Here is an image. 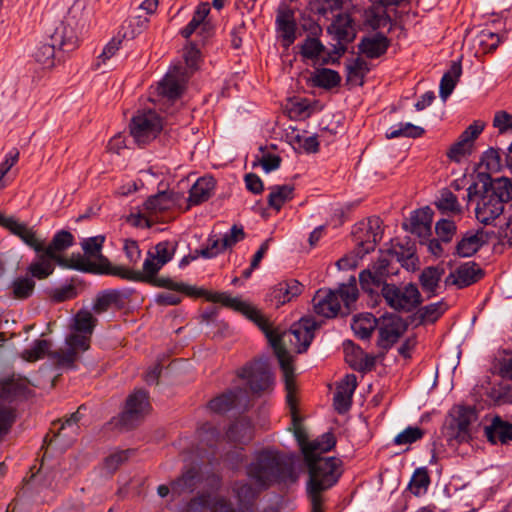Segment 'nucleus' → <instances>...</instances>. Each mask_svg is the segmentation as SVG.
I'll list each match as a JSON object with an SVG mask.
<instances>
[{
	"instance_id": "44",
	"label": "nucleus",
	"mask_w": 512,
	"mask_h": 512,
	"mask_svg": "<svg viewBox=\"0 0 512 512\" xmlns=\"http://www.w3.org/2000/svg\"><path fill=\"white\" fill-rule=\"evenodd\" d=\"M149 19L143 16H137L126 20L120 30L119 37L127 40H132L141 34L148 27Z\"/></svg>"
},
{
	"instance_id": "16",
	"label": "nucleus",
	"mask_w": 512,
	"mask_h": 512,
	"mask_svg": "<svg viewBox=\"0 0 512 512\" xmlns=\"http://www.w3.org/2000/svg\"><path fill=\"white\" fill-rule=\"evenodd\" d=\"M346 47L344 45H334L333 49L326 48L316 37H307L300 45V54L304 59L315 61L321 59L323 64L328 62L335 63L339 57L344 54Z\"/></svg>"
},
{
	"instance_id": "46",
	"label": "nucleus",
	"mask_w": 512,
	"mask_h": 512,
	"mask_svg": "<svg viewBox=\"0 0 512 512\" xmlns=\"http://www.w3.org/2000/svg\"><path fill=\"white\" fill-rule=\"evenodd\" d=\"M253 432L250 423L246 420H240L230 426L226 433L229 441L244 444L252 439Z\"/></svg>"
},
{
	"instance_id": "27",
	"label": "nucleus",
	"mask_w": 512,
	"mask_h": 512,
	"mask_svg": "<svg viewBox=\"0 0 512 512\" xmlns=\"http://www.w3.org/2000/svg\"><path fill=\"white\" fill-rule=\"evenodd\" d=\"M485 436L492 444H507L512 441V423L495 416L484 428Z\"/></svg>"
},
{
	"instance_id": "34",
	"label": "nucleus",
	"mask_w": 512,
	"mask_h": 512,
	"mask_svg": "<svg viewBox=\"0 0 512 512\" xmlns=\"http://www.w3.org/2000/svg\"><path fill=\"white\" fill-rule=\"evenodd\" d=\"M215 188V181L212 177H202L190 189L188 198L189 205H199L207 201Z\"/></svg>"
},
{
	"instance_id": "52",
	"label": "nucleus",
	"mask_w": 512,
	"mask_h": 512,
	"mask_svg": "<svg viewBox=\"0 0 512 512\" xmlns=\"http://www.w3.org/2000/svg\"><path fill=\"white\" fill-rule=\"evenodd\" d=\"M393 258H396L397 261H402V258L399 256V252L396 247L387 251L385 255H382L371 267L368 269L376 274H381L384 278L390 275L389 265Z\"/></svg>"
},
{
	"instance_id": "18",
	"label": "nucleus",
	"mask_w": 512,
	"mask_h": 512,
	"mask_svg": "<svg viewBox=\"0 0 512 512\" xmlns=\"http://www.w3.org/2000/svg\"><path fill=\"white\" fill-rule=\"evenodd\" d=\"M182 512H234V509L224 497L202 493L193 497Z\"/></svg>"
},
{
	"instance_id": "28",
	"label": "nucleus",
	"mask_w": 512,
	"mask_h": 512,
	"mask_svg": "<svg viewBox=\"0 0 512 512\" xmlns=\"http://www.w3.org/2000/svg\"><path fill=\"white\" fill-rule=\"evenodd\" d=\"M209 13L210 4L208 2L200 3L194 11L191 21L180 31V34L188 39L198 28L201 29V33H209L211 26L205 21Z\"/></svg>"
},
{
	"instance_id": "33",
	"label": "nucleus",
	"mask_w": 512,
	"mask_h": 512,
	"mask_svg": "<svg viewBox=\"0 0 512 512\" xmlns=\"http://www.w3.org/2000/svg\"><path fill=\"white\" fill-rule=\"evenodd\" d=\"M303 285L295 279L278 283L272 291V297L278 305H283L300 295Z\"/></svg>"
},
{
	"instance_id": "20",
	"label": "nucleus",
	"mask_w": 512,
	"mask_h": 512,
	"mask_svg": "<svg viewBox=\"0 0 512 512\" xmlns=\"http://www.w3.org/2000/svg\"><path fill=\"white\" fill-rule=\"evenodd\" d=\"M406 331V325L399 317L395 314L383 316L379 323V345L383 348H389Z\"/></svg>"
},
{
	"instance_id": "19",
	"label": "nucleus",
	"mask_w": 512,
	"mask_h": 512,
	"mask_svg": "<svg viewBox=\"0 0 512 512\" xmlns=\"http://www.w3.org/2000/svg\"><path fill=\"white\" fill-rule=\"evenodd\" d=\"M276 31L284 46H290L296 39L297 22L295 11L286 3H281L276 11Z\"/></svg>"
},
{
	"instance_id": "51",
	"label": "nucleus",
	"mask_w": 512,
	"mask_h": 512,
	"mask_svg": "<svg viewBox=\"0 0 512 512\" xmlns=\"http://www.w3.org/2000/svg\"><path fill=\"white\" fill-rule=\"evenodd\" d=\"M443 269L437 267H427L420 275V282L425 291L433 293L438 287V283L442 277Z\"/></svg>"
},
{
	"instance_id": "13",
	"label": "nucleus",
	"mask_w": 512,
	"mask_h": 512,
	"mask_svg": "<svg viewBox=\"0 0 512 512\" xmlns=\"http://www.w3.org/2000/svg\"><path fill=\"white\" fill-rule=\"evenodd\" d=\"M187 73L184 66H173L164 78L158 83L157 91L160 97L159 101L163 105L173 103L183 93L187 81Z\"/></svg>"
},
{
	"instance_id": "23",
	"label": "nucleus",
	"mask_w": 512,
	"mask_h": 512,
	"mask_svg": "<svg viewBox=\"0 0 512 512\" xmlns=\"http://www.w3.org/2000/svg\"><path fill=\"white\" fill-rule=\"evenodd\" d=\"M316 314L326 317H335L340 310L339 296L332 290H318L312 299Z\"/></svg>"
},
{
	"instance_id": "10",
	"label": "nucleus",
	"mask_w": 512,
	"mask_h": 512,
	"mask_svg": "<svg viewBox=\"0 0 512 512\" xmlns=\"http://www.w3.org/2000/svg\"><path fill=\"white\" fill-rule=\"evenodd\" d=\"M467 200L468 202L476 200V218L486 225L498 218L504 211L501 201L483 186L479 189L478 183H473L467 188Z\"/></svg>"
},
{
	"instance_id": "59",
	"label": "nucleus",
	"mask_w": 512,
	"mask_h": 512,
	"mask_svg": "<svg viewBox=\"0 0 512 512\" xmlns=\"http://www.w3.org/2000/svg\"><path fill=\"white\" fill-rule=\"evenodd\" d=\"M369 71L368 66H347L346 81L350 86H361Z\"/></svg>"
},
{
	"instance_id": "12",
	"label": "nucleus",
	"mask_w": 512,
	"mask_h": 512,
	"mask_svg": "<svg viewBox=\"0 0 512 512\" xmlns=\"http://www.w3.org/2000/svg\"><path fill=\"white\" fill-rule=\"evenodd\" d=\"M477 421L476 411L471 407L458 406L452 412V418L445 427L449 440L466 442L471 438V426Z\"/></svg>"
},
{
	"instance_id": "30",
	"label": "nucleus",
	"mask_w": 512,
	"mask_h": 512,
	"mask_svg": "<svg viewBox=\"0 0 512 512\" xmlns=\"http://www.w3.org/2000/svg\"><path fill=\"white\" fill-rule=\"evenodd\" d=\"M335 444L336 439L330 432L323 434L319 439L310 441L309 445L304 446L305 463L318 460V458H321V454L330 451Z\"/></svg>"
},
{
	"instance_id": "7",
	"label": "nucleus",
	"mask_w": 512,
	"mask_h": 512,
	"mask_svg": "<svg viewBox=\"0 0 512 512\" xmlns=\"http://www.w3.org/2000/svg\"><path fill=\"white\" fill-rule=\"evenodd\" d=\"M103 243V236L85 239L81 243L84 254H73V269L117 276L119 266H113L109 260L102 255Z\"/></svg>"
},
{
	"instance_id": "60",
	"label": "nucleus",
	"mask_w": 512,
	"mask_h": 512,
	"mask_svg": "<svg viewBox=\"0 0 512 512\" xmlns=\"http://www.w3.org/2000/svg\"><path fill=\"white\" fill-rule=\"evenodd\" d=\"M127 400H132V408L139 411L140 415L145 417L148 414L150 405L146 392L142 390L136 391L135 393L131 394Z\"/></svg>"
},
{
	"instance_id": "62",
	"label": "nucleus",
	"mask_w": 512,
	"mask_h": 512,
	"mask_svg": "<svg viewBox=\"0 0 512 512\" xmlns=\"http://www.w3.org/2000/svg\"><path fill=\"white\" fill-rule=\"evenodd\" d=\"M422 436H423V431L420 428L408 427L395 437L394 442L397 445L411 444V443L421 439Z\"/></svg>"
},
{
	"instance_id": "5",
	"label": "nucleus",
	"mask_w": 512,
	"mask_h": 512,
	"mask_svg": "<svg viewBox=\"0 0 512 512\" xmlns=\"http://www.w3.org/2000/svg\"><path fill=\"white\" fill-rule=\"evenodd\" d=\"M84 11V2L75 1L52 35L54 45L65 57L68 52L73 51L78 46V35L86 27L87 19Z\"/></svg>"
},
{
	"instance_id": "58",
	"label": "nucleus",
	"mask_w": 512,
	"mask_h": 512,
	"mask_svg": "<svg viewBox=\"0 0 512 512\" xmlns=\"http://www.w3.org/2000/svg\"><path fill=\"white\" fill-rule=\"evenodd\" d=\"M447 309L444 302L426 305L419 309L418 315L423 322H435Z\"/></svg>"
},
{
	"instance_id": "54",
	"label": "nucleus",
	"mask_w": 512,
	"mask_h": 512,
	"mask_svg": "<svg viewBox=\"0 0 512 512\" xmlns=\"http://www.w3.org/2000/svg\"><path fill=\"white\" fill-rule=\"evenodd\" d=\"M436 207L443 213L461 214L462 208L457 197L449 190L442 192L440 198L436 201Z\"/></svg>"
},
{
	"instance_id": "37",
	"label": "nucleus",
	"mask_w": 512,
	"mask_h": 512,
	"mask_svg": "<svg viewBox=\"0 0 512 512\" xmlns=\"http://www.w3.org/2000/svg\"><path fill=\"white\" fill-rule=\"evenodd\" d=\"M359 284L361 289L371 296L377 295L379 289L382 291L385 285H389L386 278L368 268L359 273Z\"/></svg>"
},
{
	"instance_id": "41",
	"label": "nucleus",
	"mask_w": 512,
	"mask_h": 512,
	"mask_svg": "<svg viewBox=\"0 0 512 512\" xmlns=\"http://www.w3.org/2000/svg\"><path fill=\"white\" fill-rule=\"evenodd\" d=\"M388 40L383 35H376L363 39L360 44L361 52L368 58H377L384 54L388 48Z\"/></svg>"
},
{
	"instance_id": "35",
	"label": "nucleus",
	"mask_w": 512,
	"mask_h": 512,
	"mask_svg": "<svg viewBox=\"0 0 512 512\" xmlns=\"http://www.w3.org/2000/svg\"><path fill=\"white\" fill-rule=\"evenodd\" d=\"M481 176L485 178L483 187L498 198L503 205L512 199V181L508 178H498L488 182L489 177L487 175Z\"/></svg>"
},
{
	"instance_id": "22",
	"label": "nucleus",
	"mask_w": 512,
	"mask_h": 512,
	"mask_svg": "<svg viewBox=\"0 0 512 512\" xmlns=\"http://www.w3.org/2000/svg\"><path fill=\"white\" fill-rule=\"evenodd\" d=\"M164 265L152 254L148 253L143 263V269L132 270L124 266H119L118 277L137 282H152L153 277Z\"/></svg>"
},
{
	"instance_id": "43",
	"label": "nucleus",
	"mask_w": 512,
	"mask_h": 512,
	"mask_svg": "<svg viewBox=\"0 0 512 512\" xmlns=\"http://www.w3.org/2000/svg\"><path fill=\"white\" fill-rule=\"evenodd\" d=\"M378 324L377 319L370 313L355 316L351 324L354 333L361 339L371 336Z\"/></svg>"
},
{
	"instance_id": "39",
	"label": "nucleus",
	"mask_w": 512,
	"mask_h": 512,
	"mask_svg": "<svg viewBox=\"0 0 512 512\" xmlns=\"http://www.w3.org/2000/svg\"><path fill=\"white\" fill-rule=\"evenodd\" d=\"M175 203L176 199L174 198V194L164 191L148 198L144 207L151 215H156L171 209Z\"/></svg>"
},
{
	"instance_id": "4",
	"label": "nucleus",
	"mask_w": 512,
	"mask_h": 512,
	"mask_svg": "<svg viewBox=\"0 0 512 512\" xmlns=\"http://www.w3.org/2000/svg\"><path fill=\"white\" fill-rule=\"evenodd\" d=\"M292 473V460L273 449H263L256 454L255 461L248 468L250 478L260 487H266L279 480H285Z\"/></svg>"
},
{
	"instance_id": "8",
	"label": "nucleus",
	"mask_w": 512,
	"mask_h": 512,
	"mask_svg": "<svg viewBox=\"0 0 512 512\" xmlns=\"http://www.w3.org/2000/svg\"><path fill=\"white\" fill-rule=\"evenodd\" d=\"M195 296H203L210 302L221 303L225 307H229L243 313L257 324L265 335L271 337L270 321L259 310L249 303L242 301L240 298L232 297L230 294L225 292H210L197 288Z\"/></svg>"
},
{
	"instance_id": "6",
	"label": "nucleus",
	"mask_w": 512,
	"mask_h": 512,
	"mask_svg": "<svg viewBox=\"0 0 512 512\" xmlns=\"http://www.w3.org/2000/svg\"><path fill=\"white\" fill-rule=\"evenodd\" d=\"M309 471L307 490L311 502L321 500V492L332 487L341 476V461L335 457L318 458L306 463Z\"/></svg>"
},
{
	"instance_id": "17",
	"label": "nucleus",
	"mask_w": 512,
	"mask_h": 512,
	"mask_svg": "<svg viewBox=\"0 0 512 512\" xmlns=\"http://www.w3.org/2000/svg\"><path fill=\"white\" fill-rule=\"evenodd\" d=\"M23 393V384L14 380L0 383V441L8 434L14 416L7 403L13 396Z\"/></svg>"
},
{
	"instance_id": "29",
	"label": "nucleus",
	"mask_w": 512,
	"mask_h": 512,
	"mask_svg": "<svg viewBox=\"0 0 512 512\" xmlns=\"http://www.w3.org/2000/svg\"><path fill=\"white\" fill-rule=\"evenodd\" d=\"M433 213L430 208H422L415 211L410 218L411 233L421 240H428L431 236Z\"/></svg>"
},
{
	"instance_id": "63",
	"label": "nucleus",
	"mask_w": 512,
	"mask_h": 512,
	"mask_svg": "<svg viewBox=\"0 0 512 512\" xmlns=\"http://www.w3.org/2000/svg\"><path fill=\"white\" fill-rule=\"evenodd\" d=\"M182 57L186 64H196L198 62H204L205 56L201 49L193 43L187 44L182 49Z\"/></svg>"
},
{
	"instance_id": "36",
	"label": "nucleus",
	"mask_w": 512,
	"mask_h": 512,
	"mask_svg": "<svg viewBox=\"0 0 512 512\" xmlns=\"http://www.w3.org/2000/svg\"><path fill=\"white\" fill-rule=\"evenodd\" d=\"M198 481V470L196 468H190L171 483V492L176 496L192 492L195 489Z\"/></svg>"
},
{
	"instance_id": "55",
	"label": "nucleus",
	"mask_w": 512,
	"mask_h": 512,
	"mask_svg": "<svg viewBox=\"0 0 512 512\" xmlns=\"http://www.w3.org/2000/svg\"><path fill=\"white\" fill-rule=\"evenodd\" d=\"M51 348V342L48 340H36L33 347L22 352V358L29 362L37 361L43 358Z\"/></svg>"
},
{
	"instance_id": "38",
	"label": "nucleus",
	"mask_w": 512,
	"mask_h": 512,
	"mask_svg": "<svg viewBox=\"0 0 512 512\" xmlns=\"http://www.w3.org/2000/svg\"><path fill=\"white\" fill-rule=\"evenodd\" d=\"M270 193L267 198V202L270 208L280 211L282 206L290 201L294 196V186L285 185H274L269 188Z\"/></svg>"
},
{
	"instance_id": "21",
	"label": "nucleus",
	"mask_w": 512,
	"mask_h": 512,
	"mask_svg": "<svg viewBox=\"0 0 512 512\" xmlns=\"http://www.w3.org/2000/svg\"><path fill=\"white\" fill-rule=\"evenodd\" d=\"M0 226L18 236L26 245L33 248L36 254L42 249V240L38 239L36 232L25 223L19 222L12 216L0 215Z\"/></svg>"
},
{
	"instance_id": "49",
	"label": "nucleus",
	"mask_w": 512,
	"mask_h": 512,
	"mask_svg": "<svg viewBox=\"0 0 512 512\" xmlns=\"http://www.w3.org/2000/svg\"><path fill=\"white\" fill-rule=\"evenodd\" d=\"M12 297L17 300L29 298L35 289V281L30 277H19L10 286Z\"/></svg>"
},
{
	"instance_id": "45",
	"label": "nucleus",
	"mask_w": 512,
	"mask_h": 512,
	"mask_svg": "<svg viewBox=\"0 0 512 512\" xmlns=\"http://www.w3.org/2000/svg\"><path fill=\"white\" fill-rule=\"evenodd\" d=\"M462 75L461 66H452L443 76L440 81L439 94L441 99L445 102L452 94L456 84Z\"/></svg>"
},
{
	"instance_id": "42",
	"label": "nucleus",
	"mask_w": 512,
	"mask_h": 512,
	"mask_svg": "<svg viewBox=\"0 0 512 512\" xmlns=\"http://www.w3.org/2000/svg\"><path fill=\"white\" fill-rule=\"evenodd\" d=\"M132 400L126 401L124 411L114 419V425L122 430H131L143 420L144 416L132 408Z\"/></svg>"
},
{
	"instance_id": "1",
	"label": "nucleus",
	"mask_w": 512,
	"mask_h": 512,
	"mask_svg": "<svg viewBox=\"0 0 512 512\" xmlns=\"http://www.w3.org/2000/svg\"><path fill=\"white\" fill-rule=\"evenodd\" d=\"M316 328L317 323L314 319L302 318L298 323L294 324L289 331L284 332L282 335H278L270 323L271 337L266 335L274 348V352L282 369L287 393L286 400L293 414L296 405L297 385L295 382L292 357L283 345L288 344L291 349L299 354L305 352L313 340L314 330Z\"/></svg>"
},
{
	"instance_id": "57",
	"label": "nucleus",
	"mask_w": 512,
	"mask_h": 512,
	"mask_svg": "<svg viewBox=\"0 0 512 512\" xmlns=\"http://www.w3.org/2000/svg\"><path fill=\"white\" fill-rule=\"evenodd\" d=\"M151 284L155 285V286H158V287H163V288H167L169 290H173V291H177V292H182L188 296H194L196 295V287L194 286H189V285H186V284H183V283H177V282H174L173 280L169 279V278H156V277H153V281L150 282Z\"/></svg>"
},
{
	"instance_id": "9",
	"label": "nucleus",
	"mask_w": 512,
	"mask_h": 512,
	"mask_svg": "<svg viewBox=\"0 0 512 512\" xmlns=\"http://www.w3.org/2000/svg\"><path fill=\"white\" fill-rule=\"evenodd\" d=\"M130 134L138 145H147L155 140L164 124L162 117L153 109H143L133 116L130 122Z\"/></svg>"
},
{
	"instance_id": "64",
	"label": "nucleus",
	"mask_w": 512,
	"mask_h": 512,
	"mask_svg": "<svg viewBox=\"0 0 512 512\" xmlns=\"http://www.w3.org/2000/svg\"><path fill=\"white\" fill-rule=\"evenodd\" d=\"M481 165L489 172H497L501 168L499 152L493 148L488 149L482 157Z\"/></svg>"
},
{
	"instance_id": "14",
	"label": "nucleus",
	"mask_w": 512,
	"mask_h": 512,
	"mask_svg": "<svg viewBox=\"0 0 512 512\" xmlns=\"http://www.w3.org/2000/svg\"><path fill=\"white\" fill-rule=\"evenodd\" d=\"M239 377L247 379L250 390L259 394L270 389L273 380L266 360H255L239 371Z\"/></svg>"
},
{
	"instance_id": "56",
	"label": "nucleus",
	"mask_w": 512,
	"mask_h": 512,
	"mask_svg": "<svg viewBox=\"0 0 512 512\" xmlns=\"http://www.w3.org/2000/svg\"><path fill=\"white\" fill-rule=\"evenodd\" d=\"M51 58L58 62L67 61V58L63 55L62 52H60V50L54 45V43L51 45H42L35 53V61L39 63L47 62Z\"/></svg>"
},
{
	"instance_id": "50",
	"label": "nucleus",
	"mask_w": 512,
	"mask_h": 512,
	"mask_svg": "<svg viewBox=\"0 0 512 512\" xmlns=\"http://www.w3.org/2000/svg\"><path fill=\"white\" fill-rule=\"evenodd\" d=\"M430 484V477L426 468H418L409 483V490L415 495L424 494Z\"/></svg>"
},
{
	"instance_id": "26",
	"label": "nucleus",
	"mask_w": 512,
	"mask_h": 512,
	"mask_svg": "<svg viewBox=\"0 0 512 512\" xmlns=\"http://www.w3.org/2000/svg\"><path fill=\"white\" fill-rule=\"evenodd\" d=\"M356 387L357 379L354 374L346 375L337 385L334 395V407L339 413H344L350 408Z\"/></svg>"
},
{
	"instance_id": "24",
	"label": "nucleus",
	"mask_w": 512,
	"mask_h": 512,
	"mask_svg": "<svg viewBox=\"0 0 512 512\" xmlns=\"http://www.w3.org/2000/svg\"><path fill=\"white\" fill-rule=\"evenodd\" d=\"M327 31L338 41L337 45H343L342 42H351L356 37V26L348 13H339L328 26Z\"/></svg>"
},
{
	"instance_id": "11",
	"label": "nucleus",
	"mask_w": 512,
	"mask_h": 512,
	"mask_svg": "<svg viewBox=\"0 0 512 512\" xmlns=\"http://www.w3.org/2000/svg\"><path fill=\"white\" fill-rule=\"evenodd\" d=\"M382 296L387 305L396 311L410 312L421 303V294L416 285L411 283L403 287L385 285Z\"/></svg>"
},
{
	"instance_id": "61",
	"label": "nucleus",
	"mask_w": 512,
	"mask_h": 512,
	"mask_svg": "<svg viewBox=\"0 0 512 512\" xmlns=\"http://www.w3.org/2000/svg\"><path fill=\"white\" fill-rule=\"evenodd\" d=\"M435 230L442 241L449 242L456 232V225L452 220L442 219L436 223Z\"/></svg>"
},
{
	"instance_id": "2",
	"label": "nucleus",
	"mask_w": 512,
	"mask_h": 512,
	"mask_svg": "<svg viewBox=\"0 0 512 512\" xmlns=\"http://www.w3.org/2000/svg\"><path fill=\"white\" fill-rule=\"evenodd\" d=\"M96 321L91 312L86 310H81L75 315L71 332L65 341V349L49 354L58 367L67 369L76 367L75 362L79 359L80 353L87 351L90 347Z\"/></svg>"
},
{
	"instance_id": "3",
	"label": "nucleus",
	"mask_w": 512,
	"mask_h": 512,
	"mask_svg": "<svg viewBox=\"0 0 512 512\" xmlns=\"http://www.w3.org/2000/svg\"><path fill=\"white\" fill-rule=\"evenodd\" d=\"M73 242V235L66 230L57 232L48 245L42 240V249L38 257L28 266V272L32 277L42 280L53 273L55 264L73 268V255L70 258L63 256V252L71 247Z\"/></svg>"
},
{
	"instance_id": "47",
	"label": "nucleus",
	"mask_w": 512,
	"mask_h": 512,
	"mask_svg": "<svg viewBox=\"0 0 512 512\" xmlns=\"http://www.w3.org/2000/svg\"><path fill=\"white\" fill-rule=\"evenodd\" d=\"M122 303L121 292L109 290L100 293L94 302L93 311L97 314L106 312L112 306H119Z\"/></svg>"
},
{
	"instance_id": "53",
	"label": "nucleus",
	"mask_w": 512,
	"mask_h": 512,
	"mask_svg": "<svg viewBox=\"0 0 512 512\" xmlns=\"http://www.w3.org/2000/svg\"><path fill=\"white\" fill-rule=\"evenodd\" d=\"M339 296V302H343L345 307L350 310L351 305L358 299L359 291L356 286L354 277L350 279L347 284H342L337 291H334Z\"/></svg>"
},
{
	"instance_id": "48",
	"label": "nucleus",
	"mask_w": 512,
	"mask_h": 512,
	"mask_svg": "<svg viewBox=\"0 0 512 512\" xmlns=\"http://www.w3.org/2000/svg\"><path fill=\"white\" fill-rule=\"evenodd\" d=\"M389 22V16L383 6H373L365 11L364 23L374 30L386 27Z\"/></svg>"
},
{
	"instance_id": "32",
	"label": "nucleus",
	"mask_w": 512,
	"mask_h": 512,
	"mask_svg": "<svg viewBox=\"0 0 512 512\" xmlns=\"http://www.w3.org/2000/svg\"><path fill=\"white\" fill-rule=\"evenodd\" d=\"M487 241V234L483 230L475 233L468 232L457 244L456 251L459 256L470 257Z\"/></svg>"
},
{
	"instance_id": "31",
	"label": "nucleus",
	"mask_w": 512,
	"mask_h": 512,
	"mask_svg": "<svg viewBox=\"0 0 512 512\" xmlns=\"http://www.w3.org/2000/svg\"><path fill=\"white\" fill-rule=\"evenodd\" d=\"M341 80L338 72L328 68H317L307 76L306 81L311 87L332 89L339 85Z\"/></svg>"
},
{
	"instance_id": "25",
	"label": "nucleus",
	"mask_w": 512,
	"mask_h": 512,
	"mask_svg": "<svg viewBox=\"0 0 512 512\" xmlns=\"http://www.w3.org/2000/svg\"><path fill=\"white\" fill-rule=\"evenodd\" d=\"M483 274L482 269L476 263L468 262L451 273L446 278V283L463 288L477 282L483 277Z\"/></svg>"
},
{
	"instance_id": "40",
	"label": "nucleus",
	"mask_w": 512,
	"mask_h": 512,
	"mask_svg": "<svg viewBox=\"0 0 512 512\" xmlns=\"http://www.w3.org/2000/svg\"><path fill=\"white\" fill-rule=\"evenodd\" d=\"M241 389L228 391L222 395L212 399L209 403V407L212 411L217 413H224L235 407L243 395Z\"/></svg>"
},
{
	"instance_id": "15",
	"label": "nucleus",
	"mask_w": 512,
	"mask_h": 512,
	"mask_svg": "<svg viewBox=\"0 0 512 512\" xmlns=\"http://www.w3.org/2000/svg\"><path fill=\"white\" fill-rule=\"evenodd\" d=\"M485 126V122L480 120H476L469 125L462 132L458 140L449 147L446 153L447 157L451 161L459 163L463 158L470 155L472 153L474 141L484 130Z\"/></svg>"
}]
</instances>
